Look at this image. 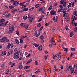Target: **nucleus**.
Wrapping results in <instances>:
<instances>
[{
	"mask_svg": "<svg viewBox=\"0 0 77 77\" xmlns=\"http://www.w3.org/2000/svg\"><path fill=\"white\" fill-rule=\"evenodd\" d=\"M9 77H14V75H12V74H11L9 75Z\"/></svg>",
	"mask_w": 77,
	"mask_h": 77,
	"instance_id": "obj_51",
	"label": "nucleus"
},
{
	"mask_svg": "<svg viewBox=\"0 0 77 77\" xmlns=\"http://www.w3.org/2000/svg\"><path fill=\"white\" fill-rule=\"evenodd\" d=\"M43 29V26H42L39 30V32H40V31H41V30H42Z\"/></svg>",
	"mask_w": 77,
	"mask_h": 77,
	"instance_id": "obj_54",
	"label": "nucleus"
},
{
	"mask_svg": "<svg viewBox=\"0 0 77 77\" xmlns=\"http://www.w3.org/2000/svg\"><path fill=\"white\" fill-rule=\"evenodd\" d=\"M19 1H15L14 2V3H13V5L15 6H17V5H18V4H19Z\"/></svg>",
	"mask_w": 77,
	"mask_h": 77,
	"instance_id": "obj_3",
	"label": "nucleus"
},
{
	"mask_svg": "<svg viewBox=\"0 0 77 77\" xmlns=\"http://www.w3.org/2000/svg\"><path fill=\"white\" fill-rule=\"evenodd\" d=\"M8 30L9 31H10V32L14 31V26L13 25L10 26L8 28Z\"/></svg>",
	"mask_w": 77,
	"mask_h": 77,
	"instance_id": "obj_2",
	"label": "nucleus"
},
{
	"mask_svg": "<svg viewBox=\"0 0 77 77\" xmlns=\"http://www.w3.org/2000/svg\"><path fill=\"white\" fill-rule=\"evenodd\" d=\"M17 9H14L13 10V11H12V13L13 14H14L15 12H16V11H17Z\"/></svg>",
	"mask_w": 77,
	"mask_h": 77,
	"instance_id": "obj_14",
	"label": "nucleus"
},
{
	"mask_svg": "<svg viewBox=\"0 0 77 77\" xmlns=\"http://www.w3.org/2000/svg\"><path fill=\"white\" fill-rule=\"evenodd\" d=\"M29 25H25L23 26V27L25 28V29H27L28 27H29Z\"/></svg>",
	"mask_w": 77,
	"mask_h": 77,
	"instance_id": "obj_19",
	"label": "nucleus"
},
{
	"mask_svg": "<svg viewBox=\"0 0 77 77\" xmlns=\"http://www.w3.org/2000/svg\"><path fill=\"white\" fill-rule=\"evenodd\" d=\"M19 57L20 55H19L18 54H17L15 56H14L13 58L14 59H18V58H19Z\"/></svg>",
	"mask_w": 77,
	"mask_h": 77,
	"instance_id": "obj_4",
	"label": "nucleus"
},
{
	"mask_svg": "<svg viewBox=\"0 0 77 77\" xmlns=\"http://www.w3.org/2000/svg\"><path fill=\"white\" fill-rule=\"evenodd\" d=\"M53 20L54 22H56L57 21V17L56 16V18L55 17H54L53 18Z\"/></svg>",
	"mask_w": 77,
	"mask_h": 77,
	"instance_id": "obj_7",
	"label": "nucleus"
},
{
	"mask_svg": "<svg viewBox=\"0 0 77 77\" xmlns=\"http://www.w3.org/2000/svg\"><path fill=\"white\" fill-rule=\"evenodd\" d=\"M28 11V8H24L23 10V11Z\"/></svg>",
	"mask_w": 77,
	"mask_h": 77,
	"instance_id": "obj_37",
	"label": "nucleus"
},
{
	"mask_svg": "<svg viewBox=\"0 0 77 77\" xmlns=\"http://www.w3.org/2000/svg\"><path fill=\"white\" fill-rule=\"evenodd\" d=\"M32 60V58H30L27 62L26 64H29V63H30V62Z\"/></svg>",
	"mask_w": 77,
	"mask_h": 77,
	"instance_id": "obj_20",
	"label": "nucleus"
},
{
	"mask_svg": "<svg viewBox=\"0 0 77 77\" xmlns=\"http://www.w3.org/2000/svg\"><path fill=\"white\" fill-rule=\"evenodd\" d=\"M15 42H16V43H17V44H20V42L18 40H15Z\"/></svg>",
	"mask_w": 77,
	"mask_h": 77,
	"instance_id": "obj_31",
	"label": "nucleus"
},
{
	"mask_svg": "<svg viewBox=\"0 0 77 77\" xmlns=\"http://www.w3.org/2000/svg\"><path fill=\"white\" fill-rule=\"evenodd\" d=\"M73 55H74V54H73L72 53V52L70 55L71 57H72V56H73Z\"/></svg>",
	"mask_w": 77,
	"mask_h": 77,
	"instance_id": "obj_64",
	"label": "nucleus"
},
{
	"mask_svg": "<svg viewBox=\"0 0 77 77\" xmlns=\"http://www.w3.org/2000/svg\"><path fill=\"white\" fill-rule=\"evenodd\" d=\"M68 16V13H64L63 15V17H67Z\"/></svg>",
	"mask_w": 77,
	"mask_h": 77,
	"instance_id": "obj_29",
	"label": "nucleus"
},
{
	"mask_svg": "<svg viewBox=\"0 0 77 77\" xmlns=\"http://www.w3.org/2000/svg\"><path fill=\"white\" fill-rule=\"evenodd\" d=\"M6 16H7V18H9V17H11V14H6Z\"/></svg>",
	"mask_w": 77,
	"mask_h": 77,
	"instance_id": "obj_36",
	"label": "nucleus"
},
{
	"mask_svg": "<svg viewBox=\"0 0 77 77\" xmlns=\"http://www.w3.org/2000/svg\"><path fill=\"white\" fill-rule=\"evenodd\" d=\"M14 8V7L13 6H9V8L10 9H13V8Z\"/></svg>",
	"mask_w": 77,
	"mask_h": 77,
	"instance_id": "obj_47",
	"label": "nucleus"
},
{
	"mask_svg": "<svg viewBox=\"0 0 77 77\" xmlns=\"http://www.w3.org/2000/svg\"><path fill=\"white\" fill-rule=\"evenodd\" d=\"M10 54H11V52H8L7 54L8 56H10Z\"/></svg>",
	"mask_w": 77,
	"mask_h": 77,
	"instance_id": "obj_62",
	"label": "nucleus"
},
{
	"mask_svg": "<svg viewBox=\"0 0 77 77\" xmlns=\"http://www.w3.org/2000/svg\"><path fill=\"white\" fill-rule=\"evenodd\" d=\"M73 35H74V34H73V32H72L70 33V37H72V36H73Z\"/></svg>",
	"mask_w": 77,
	"mask_h": 77,
	"instance_id": "obj_26",
	"label": "nucleus"
},
{
	"mask_svg": "<svg viewBox=\"0 0 77 77\" xmlns=\"http://www.w3.org/2000/svg\"><path fill=\"white\" fill-rule=\"evenodd\" d=\"M56 65H54V68L53 69V71L55 72L56 70Z\"/></svg>",
	"mask_w": 77,
	"mask_h": 77,
	"instance_id": "obj_17",
	"label": "nucleus"
},
{
	"mask_svg": "<svg viewBox=\"0 0 77 77\" xmlns=\"http://www.w3.org/2000/svg\"><path fill=\"white\" fill-rule=\"evenodd\" d=\"M20 43H23V42H24V41H23V40L22 39H20Z\"/></svg>",
	"mask_w": 77,
	"mask_h": 77,
	"instance_id": "obj_42",
	"label": "nucleus"
},
{
	"mask_svg": "<svg viewBox=\"0 0 77 77\" xmlns=\"http://www.w3.org/2000/svg\"><path fill=\"white\" fill-rule=\"evenodd\" d=\"M30 66H26L24 67V69H27L28 68H29Z\"/></svg>",
	"mask_w": 77,
	"mask_h": 77,
	"instance_id": "obj_41",
	"label": "nucleus"
},
{
	"mask_svg": "<svg viewBox=\"0 0 77 77\" xmlns=\"http://www.w3.org/2000/svg\"><path fill=\"white\" fill-rule=\"evenodd\" d=\"M3 22H5V19H2L0 20V23H3Z\"/></svg>",
	"mask_w": 77,
	"mask_h": 77,
	"instance_id": "obj_24",
	"label": "nucleus"
},
{
	"mask_svg": "<svg viewBox=\"0 0 77 77\" xmlns=\"http://www.w3.org/2000/svg\"><path fill=\"white\" fill-rule=\"evenodd\" d=\"M63 9L62 8H60V9H59V10H58V12H63Z\"/></svg>",
	"mask_w": 77,
	"mask_h": 77,
	"instance_id": "obj_11",
	"label": "nucleus"
},
{
	"mask_svg": "<svg viewBox=\"0 0 77 77\" xmlns=\"http://www.w3.org/2000/svg\"><path fill=\"white\" fill-rule=\"evenodd\" d=\"M64 2L65 1H64V0H61L60 1V4H63V3H64Z\"/></svg>",
	"mask_w": 77,
	"mask_h": 77,
	"instance_id": "obj_35",
	"label": "nucleus"
},
{
	"mask_svg": "<svg viewBox=\"0 0 77 77\" xmlns=\"http://www.w3.org/2000/svg\"><path fill=\"white\" fill-rule=\"evenodd\" d=\"M42 46H40L38 48V50H42Z\"/></svg>",
	"mask_w": 77,
	"mask_h": 77,
	"instance_id": "obj_13",
	"label": "nucleus"
},
{
	"mask_svg": "<svg viewBox=\"0 0 77 77\" xmlns=\"http://www.w3.org/2000/svg\"><path fill=\"white\" fill-rule=\"evenodd\" d=\"M54 38L53 37L50 40V42H54Z\"/></svg>",
	"mask_w": 77,
	"mask_h": 77,
	"instance_id": "obj_22",
	"label": "nucleus"
},
{
	"mask_svg": "<svg viewBox=\"0 0 77 77\" xmlns=\"http://www.w3.org/2000/svg\"><path fill=\"white\" fill-rule=\"evenodd\" d=\"M73 72H74V69H72L71 71V74H72V73H73Z\"/></svg>",
	"mask_w": 77,
	"mask_h": 77,
	"instance_id": "obj_48",
	"label": "nucleus"
},
{
	"mask_svg": "<svg viewBox=\"0 0 77 77\" xmlns=\"http://www.w3.org/2000/svg\"><path fill=\"white\" fill-rule=\"evenodd\" d=\"M6 41V42H8L9 41V39H7V38L6 37H4L3 38H2L0 40V41L2 42H5V41Z\"/></svg>",
	"mask_w": 77,
	"mask_h": 77,
	"instance_id": "obj_1",
	"label": "nucleus"
},
{
	"mask_svg": "<svg viewBox=\"0 0 77 77\" xmlns=\"http://www.w3.org/2000/svg\"><path fill=\"white\" fill-rule=\"evenodd\" d=\"M6 51H2V54L4 55V56H5L6 54Z\"/></svg>",
	"mask_w": 77,
	"mask_h": 77,
	"instance_id": "obj_27",
	"label": "nucleus"
},
{
	"mask_svg": "<svg viewBox=\"0 0 77 77\" xmlns=\"http://www.w3.org/2000/svg\"><path fill=\"white\" fill-rule=\"evenodd\" d=\"M42 9H43V7H42L39 9L38 11H41Z\"/></svg>",
	"mask_w": 77,
	"mask_h": 77,
	"instance_id": "obj_46",
	"label": "nucleus"
},
{
	"mask_svg": "<svg viewBox=\"0 0 77 77\" xmlns=\"http://www.w3.org/2000/svg\"><path fill=\"white\" fill-rule=\"evenodd\" d=\"M24 3L25 2L20 3L19 4V5L20 6H23V5L24 4Z\"/></svg>",
	"mask_w": 77,
	"mask_h": 77,
	"instance_id": "obj_32",
	"label": "nucleus"
},
{
	"mask_svg": "<svg viewBox=\"0 0 77 77\" xmlns=\"http://www.w3.org/2000/svg\"><path fill=\"white\" fill-rule=\"evenodd\" d=\"M35 65H38V63L37 61H35Z\"/></svg>",
	"mask_w": 77,
	"mask_h": 77,
	"instance_id": "obj_43",
	"label": "nucleus"
},
{
	"mask_svg": "<svg viewBox=\"0 0 77 77\" xmlns=\"http://www.w3.org/2000/svg\"><path fill=\"white\" fill-rule=\"evenodd\" d=\"M58 56L57 58V60H60L61 58V56L59 54H58Z\"/></svg>",
	"mask_w": 77,
	"mask_h": 77,
	"instance_id": "obj_10",
	"label": "nucleus"
},
{
	"mask_svg": "<svg viewBox=\"0 0 77 77\" xmlns=\"http://www.w3.org/2000/svg\"><path fill=\"white\" fill-rule=\"evenodd\" d=\"M15 63H13L11 65V67H13V66H15Z\"/></svg>",
	"mask_w": 77,
	"mask_h": 77,
	"instance_id": "obj_57",
	"label": "nucleus"
},
{
	"mask_svg": "<svg viewBox=\"0 0 77 77\" xmlns=\"http://www.w3.org/2000/svg\"><path fill=\"white\" fill-rule=\"evenodd\" d=\"M25 38H27V36H26L24 35H23L20 37V39H24Z\"/></svg>",
	"mask_w": 77,
	"mask_h": 77,
	"instance_id": "obj_30",
	"label": "nucleus"
},
{
	"mask_svg": "<svg viewBox=\"0 0 77 77\" xmlns=\"http://www.w3.org/2000/svg\"><path fill=\"white\" fill-rule=\"evenodd\" d=\"M74 68H76V69H77V64L74 65Z\"/></svg>",
	"mask_w": 77,
	"mask_h": 77,
	"instance_id": "obj_63",
	"label": "nucleus"
},
{
	"mask_svg": "<svg viewBox=\"0 0 77 77\" xmlns=\"http://www.w3.org/2000/svg\"><path fill=\"white\" fill-rule=\"evenodd\" d=\"M9 69H8L6 70L5 72V74L7 75L9 73Z\"/></svg>",
	"mask_w": 77,
	"mask_h": 77,
	"instance_id": "obj_21",
	"label": "nucleus"
},
{
	"mask_svg": "<svg viewBox=\"0 0 77 77\" xmlns=\"http://www.w3.org/2000/svg\"><path fill=\"white\" fill-rule=\"evenodd\" d=\"M65 29L66 30H68V26L67 25H66L65 27Z\"/></svg>",
	"mask_w": 77,
	"mask_h": 77,
	"instance_id": "obj_33",
	"label": "nucleus"
},
{
	"mask_svg": "<svg viewBox=\"0 0 77 77\" xmlns=\"http://www.w3.org/2000/svg\"><path fill=\"white\" fill-rule=\"evenodd\" d=\"M39 72H40V70L38 69L37 70L36 73V74H38V73Z\"/></svg>",
	"mask_w": 77,
	"mask_h": 77,
	"instance_id": "obj_40",
	"label": "nucleus"
},
{
	"mask_svg": "<svg viewBox=\"0 0 77 77\" xmlns=\"http://www.w3.org/2000/svg\"><path fill=\"white\" fill-rule=\"evenodd\" d=\"M63 5L64 7H66V2H64L63 3Z\"/></svg>",
	"mask_w": 77,
	"mask_h": 77,
	"instance_id": "obj_34",
	"label": "nucleus"
},
{
	"mask_svg": "<svg viewBox=\"0 0 77 77\" xmlns=\"http://www.w3.org/2000/svg\"><path fill=\"white\" fill-rule=\"evenodd\" d=\"M74 26H77V22H75L74 23H73Z\"/></svg>",
	"mask_w": 77,
	"mask_h": 77,
	"instance_id": "obj_55",
	"label": "nucleus"
},
{
	"mask_svg": "<svg viewBox=\"0 0 77 77\" xmlns=\"http://www.w3.org/2000/svg\"><path fill=\"white\" fill-rule=\"evenodd\" d=\"M20 53V51H18L17 52L14 53V55H16V54H18V53Z\"/></svg>",
	"mask_w": 77,
	"mask_h": 77,
	"instance_id": "obj_53",
	"label": "nucleus"
},
{
	"mask_svg": "<svg viewBox=\"0 0 77 77\" xmlns=\"http://www.w3.org/2000/svg\"><path fill=\"white\" fill-rule=\"evenodd\" d=\"M52 8H53V6L51 5L48 8V9L49 11H50V10H51V9H52Z\"/></svg>",
	"mask_w": 77,
	"mask_h": 77,
	"instance_id": "obj_15",
	"label": "nucleus"
},
{
	"mask_svg": "<svg viewBox=\"0 0 77 77\" xmlns=\"http://www.w3.org/2000/svg\"><path fill=\"white\" fill-rule=\"evenodd\" d=\"M49 24H50V23H46L45 24V26H48V25H49Z\"/></svg>",
	"mask_w": 77,
	"mask_h": 77,
	"instance_id": "obj_58",
	"label": "nucleus"
},
{
	"mask_svg": "<svg viewBox=\"0 0 77 77\" xmlns=\"http://www.w3.org/2000/svg\"><path fill=\"white\" fill-rule=\"evenodd\" d=\"M34 17H32L30 19H29V22L30 23H32V21H33V20H34Z\"/></svg>",
	"mask_w": 77,
	"mask_h": 77,
	"instance_id": "obj_6",
	"label": "nucleus"
},
{
	"mask_svg": "<svg viewBox=\"0 0 77 77\" xmlns=\"http://www.w3.org/2000/svg\"><path fill=\"white\" fill-rule=\"evenodd\" d=\"M18 68L20 69H21L23 68V66H22V65H21V63H19L18 65Z\"/></svg>",
	"mask_w": 77,
	"mask_h": 77,
	"instance_id": "obj_8",
	"label": "nucleus"
},
{
	"mask_svg": "<svg viewBox=\"0 0 77 77\" xmlns=\"http://www.w3.org/2000/svg\"><path fill=\"white\" fill-rule=\"evenodd\" d=\"M29 17H28V19H30V18H31V17H32V16L30 14H29L28 15Z\"/></svg>",
	"mask_w": 77,
	"mask_h": 77,
	"instance_id": "obj_56",
	"label": "nucleus"
},
{
	"mask_svg": "<svg viewBox=\"0 0 77 77\" xmlns=\"http://www.w3.org/2000/svg\"><path fill=\"white\" fill-rule=\"evenodd\" d=\"M8 23H9V22H8V21H7L6 22L4 25V26H6V24H8Z\"/></svg>",
	"mask_w": 77,
	"mask_h": 77,
	"instance_id": "obj_50",
	"label": "nucleus"
},
{
	"mask_svg": "<svg viewBox=\"0 0 77 77\" xmlns=\"http://www.w3.org/2000/svg\"><path fill=\"white\" fill-rule=\"evenodd\" d=\"M74 30L75 32H77V27H75Z\"/></svg>",
	"mask_w": 77,
	"mask_h": 77,
	"instance_id": "obj_49",
	"label": "nucleus"
},
{
	"mask_svg": "<svg viewBox=\"0 0 77 77\" xmlns=\"http://www.w3.org/2000/svg\"><path fill=\"white\" fill-rule=\"evenodd\" d=\"M41 24L40 23H39L37 25V27H40V26H41Z\"/></svg>",
	"mask_w": 77,
	"mask_h": 77,
	"instance_id": "obj_61",
	"label": "nucleus"
},
{
	"mask_svg": "<svg viewBox=\"0 0 77 77\" xmlns=\"http://www.w3.org/2000/svg\"><path fill=\"white\" fill-rule=\"evenodd\" d=\"M40 33H41V32H39V33H38L37 35L36 36V38H37V37H38V36H39V35H40Z\"/></svg>",
	"mask_w": 77,
	"mask_h": 77,
	"instance_id": "obj_59",
	"label": "nucleus"
},
{
	"mask_svg": "<svg viewBox=\"0 0 77 77\" xmlns=\"http://www.w3.org/2000/svg\"><path fill=\"white\" fill-rule=\"evenodd\" d=\"M71 3H70L69 5H68L67 6V7L68 8H70V7H71Z\"/></svg>",
	"mask_w": 77,
	"mask_h": 77,
	"instance_id": "obj_44",
	"label": "nucleus"
},
{
	"mask_svg": "<svg viewBox=\"0 0 77 77\" xmlns=\"http://www.w3.org/2000/svg\"><path fill=\"white\" fill-rule=\"evenodd\" d=\"M71 49L72 51H75V49L74 48H71Z\"/></svg>",
	"mask_w": 77,
	"mask_h": 77,
	"instance_id": "obj_52",
	"label": "nucleus"
},
{
	"mask_svg": "<svg viewBox=\"0 0 77 77\" xmlns=\"http://www.w3.org/2000/svg\"><path fill=\"white\" fill-rule=\"evenodd\" d=\"M59 7L61 8V9H62L63 8V5H59Z\"/></svg>",
	"mask_w": 77,
	"mask_h": 77,
	"instance_id": "obj_45",
	"label": "nucleus"
},
{
	"mask_svg": "<svg viewBox=\"0 0 77 77\" xmlns=\"http://www.w3.org/2000/svg\"><path fill=\"white\" fill-rule=\"evenodd\" d=\"M16 34H17L18 36H19L20 35V34H19V31L18 30H17L16 32Z\"/></svg>",
	"mask_w": 77,
	"mask_h": 77,
	"instance_id": "obj_38",
	"label": "nucleus"
},
{
	"mask_svg": "<svg viewBox=\"0 0 77 77\" xmlns=\"http://www.w3.org/2000/svg\"><path fill=\"white\" fill-rule=\"evenodd\" d=\"M35 6L36 8H39V4H37L35 5Z\"/></svg>",
	"mask_w": 77,
	"mask_h": 77,
	"instance_id": "obj_39",
	"label": "nucleus"
},
{
	"mask_svg": "<svg viewBox=\"0 0 77 77\" xmlns=\"http://www.w3.org/2000/svg\"><path fill=\"white\" fill-rule=\"evenodd\" d=\"M33 45L35 47H38L39 46V44H36V43H34Z\"/></svg>",
	"mask_w": 77,
	"mask_h": 77,
	"instance_id": "obj_12",
	"label": "nucleus"
},
{
	"mask_svg": "<svg viewBox=\"0 0 77 77\" xmlns=\"http://www.w3.org/2000/svg\"><path fill=\"white\" fill-rule=\"evenodd\" d=\"M75 16L72 15V17L71 20H74V18H75Z\"/></svg>",
	"mask_w": 77,
	"mask_h": 77,
	"instance_id": "obj_28",
	"label": "nucleus"
},
{
	"mask_svg": "<svg viewBox=\"0 0 77 77\" xmlns=\"http://www.w3.org/2000/svg\"><path fill=\"white\" fill-rule=\"evenodd\" d=\"M11 47V43H9L7 46V49H9Z\"/></svg>",
	"mask_w": 77,
	"mask_h": 77,
	"instance_id": "obj_9",
	"label": "nucleus"
},
{
	"mask_svg": "<svg viewBox=\"0 0 77 77\" xmlns=\"http://www.w3.org/2000/svg\"><path fill=\"white\" fill-rule=\"evenodd\" d=\"M56 11H54V10H52L51 13V15H56Z\"/></svg>",
	"mask_w": 77,
	"mask_h": 77,
	"instance_id": "obj_5",
	"label": "nucleus"
},
{
	"mask_svg": "<svg viewBox=\"0 0 77 77\" xmlns=\"http://www.w3.org/2000/svg\"><path fill=\"white\" fill-rule=\"evenodd\" d=\"M38 33V32H37L35 31V33L34 34V36H36L37 35V34Z\"/></svg>",
	"mask_w": 77,
	"mask_h": 77,
	"instance_id": "obj_60",
	"label": "nucleus"
},
{
	"mask_svg": "<svg viewBox=\"0 0 77 77\" xmlns=\"http://www.w3.org/2000/svg\"><path fill=\"white\" fill-rule=\"evenodd\" d=\"M77 11H75L73 13V15H75V16H77Z\"/></svg>",
	"mask_w": 77,
	"mask_h": 77,
	"instance_id": "obj_18",
	"label": "nucleus"
},
{
	"mask_svg": "<svg viewBox=\"0 0 77 77\" xmlns=\"http://www.w3.org/2000/svg\"><path fill=\"white\" fill-rule=\"evenodd\" d=\"M27 16H24L23 17V20H26L27 18Z\"/></svg>",
	"mask_w": 77,
	"mask_h": 77,
	"instance_id": "obj_23",
	"label": "nucleus"
},
{
	"mask_svg": "<svg viewBox=\"0 0 77 77\" xmlns=\"http://www.w3.org/2000/svg\"><path fill=\"white\" fill-rule=\"evenodd\" d=\"M44 36L43 35H41L40 37V39L41 40H43V39H44Z\"/></svg>",
	"mask_w": 77,
	"mask_h": 77,
	"instance_id": "obj_25",
	"label": "nucleus"
},
{
	"mask_svg": "<svg viewBox=\"0 0 77 77\" xmlns=\"http://www.w3.org/2000/svg\"><path fill=\"white\" fill-rule=\"evenodd\" d=\"M71 65H70L69 67L68 68L67 70L68 71H71Z\"/></svg>",
	"mask_w": 77,
	"mask_h": 77,
	"instance_id": "obj_16",
	"label": "nucleus"
}]
</instances>
